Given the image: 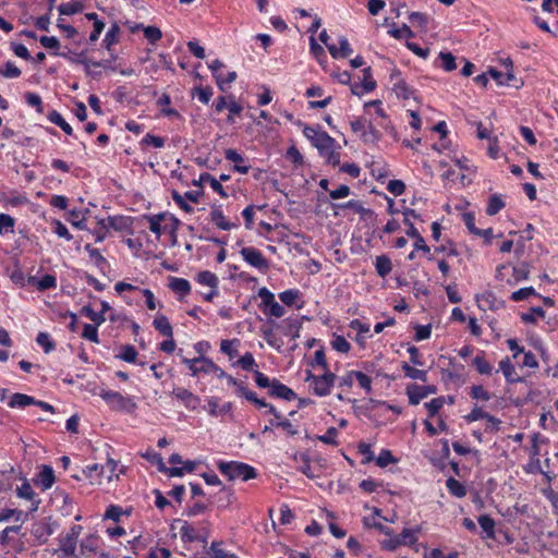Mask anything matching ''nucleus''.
<instances>
[{
    "label": "nucleus",
    "mask_w": 558,
    "mask_h": 558,
    "mask_svg": "<svg viewBox=\"0 0 558 558\" xmlns=\"http://www.w3.org/2000/svg\"><path fill=\"white\" fill-rule=\"evenodd\" d=\"M117 468L118 461L108 458L106 465L97 463L88 465L83 470V474L92 485H104L105 483H111L113 480H119V474L116 473Z\"/></svg>",
    "instance_id": "nucleus-1"
},
{
    "label": "nucleus",
    "mask_w": 558,
    "mask_h": 558,
    "mask_svg": "<svg viewBox=\"0 0 558 558\" xmlns=\"http://www.w3.org/2000/svg\"><path fill=\"white\" fill-rule=\"evenodd\" d=\"M218 469L221 474L227 476L230 481L238 478L248 481L257 476L256 470L253 466L238 461H220L218 463Z\"/></svg>",
    "instance_id": "nucleus-2"
},
{
    "label": "nucleus",
    "mask_w": 558,
    "mask_h": 558,
    "mask_svg": "<svg viewBox=\"0 0 558 558\" xmlns=\"http://www.w3.org/2000/svg\"><path fill=\"white\" fill-rule=\"evenodd\" d=\"M99 396L106 401L113 411L133 413L137 409V404L131 397H125L118 391L100 390Z\"/></svg>",
    "instance_id": "nucleus-3"
},
{
    "label": "nucleus",
    "mask_w": 558,
    "mask_h": 558,
    "mask_svg": "<svg viewBox=\"0 0 558 558\" xmlns=\"http://www.w3.org/2000/svg\"><path fill=\"white\" fill-rule=\"evenodd\" d=\"M336 378L337 376L329 371L324 372V374L319 376L308 372L305 381L310 383L313 393L318 397H324L330 393Z\"/></svg>",
    "instance_id": "nucleus-4"
},
{
    "label": "nucleus",
    "mask_w": 558,
    "mask_h": 558,
    "mask_svg": "<svg viewBox=\"0 0 558 558\" xmlns=\"http://www.w3.org/2000/svg\"><path fill=\"white\" fill-rule=\"evenodd\" d=\"M240 254L250 266L256 268L262 274H266L269 270V260L257 248L245 246L241 248Z\"/></svg>",
    "instance_id": "nucleus-5"
},
{
    "label": "nucleus",
    "mask_w": 558,
    "mask_h": 558,
    "mask_svg": "<svg viewBox=\"0 0 558 558\" xmlns=\"http://www.w3.org/2000/svg\"><path fill=\"white\" fill-rule=\"evenodd\" d=\"M303 133L319 153L330 149V146H335V140L331 136L314 126H305Z\"/></svg>",
    "instance_id": "nucleus-6"
},
{
    "label": "nucleus",
    "mask_w": 558,
    "mask_h": 558,
    "mask_svg": "<svg viewBox=\"0 0 558 558\" xmlns=\"http://www.w3.org/2000/svg\"><path fill=\"white\" fill-rule=\"evenodd\" d=\"M407 393L409 397L410 404L416 405L423 399H425L428 395L436 393V387L435 386L410 385L407 388Z\"/></svg>",
    "instance_id": "nucleus-7"
},
{
    "label": "nucleus",
    "mask_w": 558,
    "mask_h": 558,
    "mask_svg": "<svg viewBox=\"0 0 558 558\" xmlns=\"http://www.w3.org/2000/svg\"><path fill=\"white\" fill-rule=\"evenodd\" d=\"M477 306L482 311H497L505 306V302L498 300L492 291L476 295Z\"/></svg>",
    "instance_id": "nucleus-8"
},
{
    "label": "nucleus",
    "mask_w": 558,
    "mask_h": 558,
    "mask_svg": "<svg viewBox=\"0 0 558 558\" xmlns=\"http://www.w3.org/2000/svg\"><path fill=\"white\" fill-rule=\"evenodd\" d=\"M210 359L205 356L187 359L183 357L182 363L185 364L192 376H198L199 374H208V367H211L209 364Z\"/></svg>",
    "instance_id": "nucleus-9"
},
{
    "label": "nucleus",
    "mask_w": 558,
    "mask_h": 558,
    "mask_svg": "<svg viewBox=\"0 0 558 558\" xmlns=\"http://www.w3.org/2000/svg\"><path fill=\"white\" fill-rule=\"evenodd\" d=\"M172 395L189 410H195L201 403V399L196 395L182 387L174 388Z\"/></svg>",
    "instance_id": "nucleus-10"
},
{
    "label": "nucleus",
    "mask_w": 558,
    "mask_h": 558,
    "mask_svg": "<svg viewBox=\"0 0 558 558\" xmlns=\"http://www.w3.org/2000/svg\"><path fill=\"white\" fill-rule=\"evenodd\" d=\"M180 536L183 542L206 543V533L198 534L197 527L193 523L184 522L180 527Z\"/></svg>",
    "instance_id": "nucleus-11"
},
{
    "label": "nucleus",
    "mask_w": 558,
    "mask_h": 558,
    "mask_svg": "<svg viewBox=\"0 0 558 558\" xmlns=\"http://www.w3.org/2000/svg\"><path fill=\"white\" fill-rule=\"evenodd\" d=\"M208 183L207 187H211L216 193H218L221 197L226 198L228 196L226 190L221 185L220 181L214 178L210 173H202L197 180H193V185L202 187L203 184Z\"/></svg>",
    "instance_id": "nucleus-12"
},
{
    "label": "nucleus",
    "mask_w": 558,
    "mask_h": 558,
    "mask_svg": "<svg viewBox=\"0 0 558 558\" xmlns=\"http://www.w3.org/2000/svg\"><path fill=\"white\" fill-rule=\"evenodd\" d=\"M269 395L274 398L283 399L287 401L296 399V393L276 378H274Z\"/></svg>",
    "instance_id": "nucleus-13"
},
{
    "label": "nucleus",
    "mask_w": 558,
    "mask_h": 558,
    "mask_svg": "<svg viewBox=\"0 0 558 558\" xmlns=\"http://www.w3.org/2000/svg\"><path fill=\"white\" fill-rule=\"evenodd\" d=\"M390 80L393 82L392 89L399 98L409 99L412 96L411 88L404 80L401 78L399 71H393L390 75Z\"/></svg>",
    "instance_id": "nucleus-14"
},
{
    "label": "nucleus",
    "mask_w": 558,
    "mask_h": 558,
    "mask_svg": "<svg viewBox=\"0 0 558 558\" xmlns=\"http://www.w3.org/2000/svg\"><path fill=\"white\" fill-rule=\"evenodd\" d=\"M210 220L221 230H231L238 228V222H229L225 217L220 206H211Z\"/></svg>",
    "instance_id": "nucleus-15"
},
{
    "label": "nucleus",
    "mask_w": 558,
    "mask_h": 558,
    "mask_svg": "<svg viewBox=\"0 0 558 558\" xmlns=\"http://www.w3.org/2000/svg\"><path fill=\"white\" fill-rule=\"evenodd\" d=\"M225 157L227 160L234 163V171L246 174L250 170L248 166L243 165L244 158L241 154H239L235 149L229 148L225 151Z\"/></svg>",
    "instance_id": "nucleus-16"
},
{
    "label": "nucleus",
    "mask_w": 558,
    "mask_h": 558,
    "mask_svg": "<svg viewBox=\"0 0 558 558\" xmlns=\"http://www.w3.org/2000/svg\"><path fill=\"white\" fill-rule=\"evenodd\" d=\"M54 472L51 466L43 465L37 475V484L40 485L43 490L49 489L54 483Z\"/></svg>",
    "instance_id": "nucleus-17"
},
{
    "label": "nucleus",
    "mask_w": 558,
    "mask_h": 558,
    "mask_svg": "<svg viewBox=\"0 0 558 558\" xmlns=\"http://www.w3.org/2000/svg\"><path fill=\"white\" fill-rule=\"evenodd\" d=\"M499 368L508 383L512 384L520 380V378L517 376L515 367L509 357L500 361Z\"/></svg>",
    "instance_id": "nucleus-18"
},
{
    "label": "nucleus",
    "mask_w": 558,
    "mask_h": 558,
    "mask_svg": "<svg viewBox=\"0 0 558 558\" xmlns=\"http://www.w3.org/2000/svg\"><path fill=\"white\" fill-rule=\"evenodd\" d=\"M170 289L181 294L182 296L187 295L191 292V284L184 278L172 277L169 283Z\"/></svg>",
    "instance_id": "nucleus-19"
},
{
    "label": "nucleus",
    "mask_w": 558,
    "mask_h": 558,
    "mask_svg": "<svg viewBox=\"0 0 558 558\" xmlns=\"http://www.w3.org/2000/svg\"><path fill=\"white\" fill-rule=\"evenodd\" d=\"M154 327L165 337H173L172 326L165 315L157 316L153 322Z\"/></svg>",
    "instance_id": "nucleus-20"
},
{
    "label": "nucleus",
    "mask_w": 558,
    "mask_h": 558,
    "mask_svg": "<svg viewBox=\"0 0 558 558\" xmlns=\"http://www.w3.org/2000/svg\"><path fill=\"white\" fill-rule=\"evenodd\" d=\"M76 543L77 541L73 537H70L65 535L63 538L60 539V547L59 551L62 553V557H73L75 556L76 551Z\"/></svg>",
    "instance_id": "nucleus-21"
},
{
    "label": "nucleus",
    "mask_w": 558,
    "mask_h": 558,
    "mask_svg": "<svg viewBox=\"0 0 558 558\" xmlns=\"http://www.w3.org/2000/svg\"><path fill=\"white\" fill-rule=\"evenodd\" d=\"M416 542V532L410 529H403V531L398 536L395 537L393 546L413 545Z\"/></svg>",
    "instance_id": "nucleus-22"
},
{
    "label": "nucleus",
    "mask_w": 558,
    "mask_h": 558,
    "mask_svg": "<svg viewBox=\"0 0 558 558\" xmlns=\"http://www.w3.org/2000/svg\"><path fill=\"white\" fill-rule=\"evenodd\" d=\"M108 227L117 229L114 218L109 217L108 223H106L104 219L98 221L97 228L93 231V234L96 236V242H102L106 239Z\"/></svg>",
    "instance_id": "nucleus-23"
},
{
    "label": "nucleus",
    "mask_w": 558,
    "mask_h": 558,
    "mask_svg": "<svg viewBox=\"0 0 558 558\" xmlns=\"http://www.w3.org/2000/svg\"><path fill=\"white\" fill-rule=\"evenodd\" d=\"M375 268H376L378 276H380L381 278H385L387 275L390 274V271L392 269V264H391L390 258L386 255L377 256L376 263H375Z\"/></svg>",
    "instance_id": "nucleus-24"
},
{
    "label": "nucleus",
    "mask_w": 558,
    "mask_h": 558,
    "mask_svg": "<svg viewBox=\"0 0 558 558\" xmlns=\"http://www.w3.org/2000/svg\"><path fill=\"white\" fill-rule=\"evenodd\" d=\"M48 120L51 123L58 125L65 134H68V135H72L73 134L72 126L63 119V117L61 116L60 112H58L56 110H52L48 114Z\"/></svg>",
    "instance_id": "nucleus-25"
},
{
    "label": "nucleus",
    "mask_w": 558,
    "mask_h": 558,
    "mask_svg": "<svg viewBox=\"0 0 558 558\" xmlns=\"http://www.w3.org/2000/svg\"><path fill=\"white\" fill-rule=\"evenodd\" d=\"M404 220L403 222L408 226L407 235L410 238H413L414 240L422 236L417 229L414 227V225L410 221V217L417 218L418 215L415 213L414 209L407 208L403 211Z\"/></svg>",
    "instance_id": "nucleus-26"
},
{
    "label": "nucleus",
    "mask_w": 558,
    "mask_h": 558,
    "mask_svg": "<svg viewBox=\"0 0 558 558\" xmlns=\"http://www.w3.org/2000/svg\"><path fill=\"white\" fill-rule=\"evenodd\" d=\"M401 368H402L405 377L415 379V380H421L423 383L427 381V373L425 371L415 368V367L409 365L408 363H403Z\"/></svg>",
    "instance_id": "nucleus-27"
},
{
    "label": "nucleus",
    "mask_w": 558,
    "mask_h": 558,
    "mask_svg": "<svg viewBox=\"0 0 558 558\" xmlns=\"http://www.w3.org/2000/svg\"><path fill=\"white\" fill-rule=\"evenodd\" d=\"M446 487L451 495L458 498H462L466 495L465 486L454 477H449L446 481Z\"/></svg>",
    "instance_id": "nucleus-28"
},
{
    "label": "nucleus",
    "mask_w": 558,
    "mask_h": 558,
    "mask_svg": "<svg viewBox=\"0 0 558 558\" xmlns=\"http://www.w3.org/2000/svg\"><path fill=\"white\" fill-rule=\"evenodd\" d=\"M35 399L31 396L24 393H14L9 401L10 408H25L27 405L34 404Z\"/></svg>",
    "instance_id": "nucleus-29"
},
{
    "label": "nucleus",
    "mask_w": 558,
    "mask_h": 558,
    "mask_svg": "<svg viewBox=\"0 0 558 558\" xmlns=\"http://www.w3.org/2000/svg\"><path fill=\"white\" fill-rule=\"evenodd\" d=\"M506 206L505 202L501 199L500 195L494 194L488 199V205L486 208V214L488 216H495Z\"/></svg>",
    "instance_id": "nucleus-30"
},
{
    "label": "nucleus",
    "mask_w": 558,
    "mask_h": 558,
    "mask_svg": "<svg viewBox=\"0 0 558 558\" xmlns=\"http://www.w3.org/2000/svg\"><path fill=\"white\" fill-rule=\"evenodd\" d=\"M199 284L208 286L210 288H218V277L208 270L201 271L196 278Z\"/></svg>",
    "instance_id": "nucleus-31"
},
{
    "label": "nucleus",
    "mask_w": 558,
    "mask_h": 558,
    "mask_svg": "<svg viewBox=\"0 0 558 558\" xmlns=\"http://www.w3.org/2000/svg\"><path fill=\"white\" fill-rule=\"evenodd\" d=\"M478 524L481 529L486 533V537H495V521L487 514H483L478 518Z\"/></svg>",
    "instance_id": "nucleus-32"
},
{
    "label": "nucleus",
    "mask_w": 558,
    "mask_h": 558,
    "mask_svg": "<svg viewBox=\"0 0 558 558\" xmlns=\"http://www.w3.org/2000/svg\"><path fill=\"white\" fill-rule=\"evenodd\" d=\"M166 218V214H158V215H151L146 216V219L149 222V230L155 233L156 235H160L165 229L161 227V221Z\"/></svg>",
    "instance_id": "nucleus-33"
},
{
    "label": "nucleus",
    "mask_w": 558,
    "mask_h": 558,
    "mask_svg": "<svg viewBox=\"0 0 558 558\" xmlns=\"http://www.w3.org/2000/svg\"><path fill=\"white\" fill-rule=\"evenodd\" d=\"M142 28L144 32L145 38L151 44L155 45L162 37V33L160 28L156 26H136L135 29Z\"/></svg>",
    "instance_id": "nucleus-34"
},
{
    "label": "nucleus",
    "mask_w": 558,
    "mask_h": 558,
    "mask_svg": "<svg viewBox=\"0 0 558 558\" xmlns=\"http://www.w3.org/2000/svg\"><path fill=\"white\" fill-rule=\"evenodd\" d=\"M85 251L88 253L89 258L94 262V264L100 268L104 269V267L107 265L106 258L101 255L99 250L93 247L90 244L85 245Z\"/></svg>",
    "instance_id": "nucleus-35"
},
{
    "label": "nucleus",
    "mask_w": 558,
    "mask_h": 558,
    "mask_svg": "<svg viewBox=\"0 0 558 558\" xmlns=\"http://www.w3.org/2000/svg\"><path fill=\"white\" fill-rule=\"evenodd\" d=\"M236 72L230 71L223 76L221 73L215 78L216 84L221 92H226L230 85L236 80Z\"/></svg>",
    "instance_id": "nucleus-36"
},
{
    "label": "nucleus",
    "mask_w": 558,
    "mask_h": 558,
    "mask_svg": "<svg viewBox=\"0 0 558 558\" xmlns=\"http://www.w3.org/2000/svg\"><path fill=\"white\" fill-rule=\"evenodd\" d=\"M240 344L239 339H232V340H222L220 343V350L225 354H227L230 359H233L235 355H238V349L236 347Z\"/></svg>",
    "instance_id": "nucleus-37"
},
{
    "label": "nucleus",
    "mask_w": 558,
    "mask_h": 558,
    "mask_svg": "<svg viewBox=\"0 0 558 558\" xmlns=\"http://www.w3.org/2000/svg\"><path fill=\"white\" fill-rule=\"evenodd\" d=\"M83 10V4L78 1L61 3L58 11L61 15H73L80 13Z\"/></svg>",
    "instance_id": "nucleus-38"
},
{
    "label": "nucleus",
    "mask_w": 558,
    "mask_h": 558,
    "mask_svg": "<svg viewBox=\"0 0 558 558\" xmlns=\"http://www.w3.org/2000/svg\"><path fill=\"white\" fill-rule=\"evenodd\" d=\"M300 291L296 289L286 290L279 293L280 301L287 305L292 306L300 299Z\"/></svg>",
    "instance_id": "nucleus-39"
},
{
    "label": "nucleus",
    "mask_w": 558,
    "mask_h": 558,
    "mask_svg": "<svg viewBox=\"0 0 558 558\" xmlns=\"http://www.w3.org/2000/svg\"><path fill=\"white\" fill-rule=\"evenodd\" d=\"M488 74L493 80L497 82L498 85H509L510 82L514 78V75L511 72L504 74L495 69H490Z\"/></svg>",
    "instance_id": "nucleus-40"
},
{
    "label": "nucleus",
    "mask_w": 558,
    "mask_h": 558,
    "mask_svg": "<svg viewBox=\"0 0 558 558\" xmlns=\"http://www.w3.org/2000/svg\"><path fill=\"white\" fill-rule=\"evenodd\" d=\"M473 365L475 366L476 371L482 375L492 374L493 367L483 355H476L473 359Z\"/></svg>",
    "instance_id": "nucleus-41"
},
{
    "label": "nucleus",
    "mask_w": 558,
    "mask_h": 558,
    "mask_svg": "<svg viewBox=\"0 0 558 558\" xmlns=\"http://www.w3.org/2000/svg\"><path fill=\"white\" fill-rule=\"evenodd\" d=\"M439 59L441 60V68L445 71L451 72L457 69L456 58L451 52L441 51L439 53Z\"/></svg>",
    "instance_id": "nucleus-42"
},
{
    "label": "nucleus",
    "mask_w": 558,
    "mask_h": 558,
    "mask_svg": "<svg viewBox=\"0 0 558 558\" xmlns=\"http://www.w3.org/2000/svg\"><path fill=\"white\" fill-rule=\"evenodd\" d=\"M32 533L38 539H43V542H46L47 537L52 534V530L48 526V524L41 522L34 525Z\"/></svg>",
    "instance_id": "nucleus-43"
},
{
    "label": "nucleus",
    "mask_w": 558,
    "mask_h": 558,
    "mask_svg": "<svg viewBox=\"0 0 558 558\" xmlns=\"http://www.w3.org/2000/svg\"><path fill=\"white\" fill-rule=\"evenodd\" d=\"M544 316H545V311L538 306V307H532L527 313H523L521 315V319L524 323L534 324V323H536L538 317L543 318Z\"/></svg>",
    "instance_id": "nucleus-44"
},
{
    "label": "nucleus",
    "mask_w": 558,
    "mask_h": 558,
    "mask_svg": "<svg viewBox=\"0 0 558 558\" xmlns=\"http://www.w3.org/2000/svg\"><path fill=\"white\" fill-rule=\"evenodd\" d=\"M219 542H213L209 547L210 558H238L234 554H230L220 548Z\"/></svg>",
    "instance_id": "nucleus-45"
},
{
    "label": "nucleus",
    "mask_w": 558,
    "mask_h": 558,
    "mask_svg": "<svg viewBox=\"0 0 558 558\" xmlns=\"http://www.w3.org/2000/svg\"><path fill=\"white\" fill-rule=\"evenodd\" d=\"M0 75L5 78H15L21 75V70L11 61H8L3 68H0Z\"/></svg>",
    "instance_id": "nucleus-46"
},
{
    "label": "nucleus",
    "mask_w": 558,
    "mask_h": 558,
    "mask_svg": "<svg viewBox=\"0 0 558 558\" xmlns=\"http://www.w3.org/2000/svg\"><path fill=\"white\" fill-rule=\"evenodd\" d=\"M535 294L536 291L533 287H526L512 292L510 299L513 302H520Z\"/></svg>",
    "instance_id": "nucleus-47"
},
{
    "label": "nucleus",
    "mask_w": 558,
    "mask_h": 558,
    "mask_svg": "<svg viewBox=\"0 0 558 558\" xmlns=\"http://www.w3.org/2000/svg\"><path fill=\"white\" fill-rule=\"evenodd\" d=\"M137 356V351L135 348L131 344L123 345L121 349L120 354L118 355L119 359L129 362L134 363Z\"/></svg>",
    "instance_id": "nucleus-48"
},
{
    "label": "nucleus",
    "mask_w": 558,
    "mask_h": 558,
    "mask_svg": "<svg viewBox=\"0 0 558 558\" xmlns=\"http://www.w3.org/2000/svg\"><path fill=\"white\" fill-rule=\"evenodd\" d=\"M338 430L336 427H329L324 435L317 436V439L324 444L331 445V446H338Z\"/></svg>",
    "instance_id": "nucleus-49"
},
{
    "label": "nucleus",
    "mask_w": 558,
    "mask_h": 558,
    "mask_svg": "<svg viewBox=\"0 0 558 558\" xmlns=\"http://www.w3.org/2000/svg\"><path fill=\"white\" fill-rule=\"evenodd\" d=\"M82 313L94 322L96 326L101 325L106 320L102 312H95L90 306H84Z\"/></svg>",
    "instance_id": "nucleus-50"
},
{
    "label": "nucleus",
    "mask_w": 558,
    "mask_h": 558,
    "mask_svg": "<svg viewBox=\"0 0 558 558\" xmlns=\"http://www.w3.org/2000/svg\"><path fill=\"white\" fill-rule=\"evenodd\" d=\"M264 313L269 316H274L276 318H280L286 314V311L282 305H280L276 300L268 304L264 308Z\"/></svg>",
    "instance_id": "nucleus-51"
},
{
    "label": "nucleus",
    "mask_w": 558,
    "mask_h": 558,
    "mask_svg": "<svg viewBox=\"0 0 558 558\" xmlns=\"http://www.w3.org/2000/svg\"><path fill=\"white\" fill-rule=\"evenodd\" d=\"M379 132L373 126L372 123L365 129V131L361 134V138L365 143L374 144L379 140Z\"/></svg>",
    "instance_id": "nucleus-52"
},
{
    "label": "nucleus",
    "mask_w": 558,
    "mask_h": 558,
    "mask_svg": "<svg viewBox=\"0 0 558 558\" xmlns=\"http://www.w3.org/2000/svg\"><path fill=\"white\" fill-rule=\"evenodd\" d=\"M336 207L339 209H352L353 211L361 214V215H364L368 211L367 209H365L363 207L361 202L354 201V199H351L343 204H337Z\"/></svg>",
    "instance_id": "nucleus-53"
},
{
    "label": "nucleus",
    "mask_w": 558,
    "mask_h": 558,
    "mask_svg": "<svg viewBox=\"0 0 558 558\" xmlns=\"http://www.w3.org/2000/svg\"><path fill=\"white\" fill-rule=\"evenodd\" d=\"M331 347L338 352L347 353L350 351V343L347 341V339L342 336H335L331 341Z\"/></svg>",
    "instance_id": "nucleus-54"
},
{
    "label": "nucleus",
    "mask_w": 558,
    "mask_h": 558,
    "mask_svg": "<svg viewBox=\"0 0 558 558\" xmlns=\"http://www.w3.org/2000/svg\"><path fill=\"white\" fill-rule=\"evenodd\" d=\"M353 375H355V380L359 383L360 387L363 388L366 393H371L372 392L371 377L360 371H355V373Z\"/></svg>",
    "instance_id": "nucleus-55"
},
{
    "label": "nucleus",
    "mask_w": 558,
    "mask_h": 558,
    "mask_svg": "<svg viewBox=\"0 0 558 558\" xmlns=\"http://www.w3.org/2000/svg\"><path fill=\"white\" fill-rule=\"evenodd\" d=\"M37 343L43 347L46 353L51 352L54 349V343L46 332H39L36 338Z\"/></svg>",
    "instance_id": "nucleus-56"
},
{
    "label": "nucleus",
    "mask_w": 558,
    "mask_h": 558,
    "mask_svg": "<svg viewBox=\"0 0 558 558\" xmlns=\"http://www.w3.org/2000/svg\"><path fill=\"white\" fill-rule=\"evenodd\" d=\"M194 94L197 95L201 102L207 105L213 96V88L209 86H197L194 88Z\"/></svg>",
    "instance_id": "nucleus-57"
},
{
    "label": "nucleus",
    "mask_w": 558,
    "mask_h": 558,
    "mask_svg": "<svg viewBox=\"0 0 558 558\" xmlns=\"http://www.w3.org/2000/svg\"><path fill=\"white\" fill-rule=\"evenodd\" d=\"M82 337L92 342L99 343L97 326L90 325V324H85Z\"/></svg>",
    "instance_id": "nucleus-58"
},
{
    "label": "nucleus",
    "mask_w": 558,
    "mask_h": 558,
    "mask_svg": "<svg viewBox=\"0 0 558 558\" xmlns=\"http://www.w3.org/2000/svg\"><path fill=\"white\" fill-rule=\"evenodd\" d=\"M165 138L161 136H156L150 133L146 134L141 141L142 145H153L156 148H161L165 146Z\"/></svg>",
    "instance_id": "nucleus-59"
},
{
    "label": "nucleus",
    "mask_w": 558,
    "mask_h": 558,
    "mask_svg": "<svg viewBox=\"0 0 558 558\" xmlns=\"http://www.w3.org/2000/svg\"><path fill=\"white\" fill-rule=\"evenodd\" d=\"M363 87L366 92H372L376 87V82L373 80L372 69L369 66L363 69Z\"/></svg>",
    "instance_id": "nucleus-60"
},
{
    "label": "nucleus",
    "mask_w": 558,
    "mask_h": 558,
    "mask_svg": "<svg viewBox=\"0 0 558 558\" xmlns=\"http://www.w3.org/2000/svg\"><path fill=\"white\" fill-rule=\"evenodd\" d=\"M232 498L233 493L230 489L222 487L217 499L218 506L221 508L228 507L232 502Z\"/></svg>",
    "instance_id": "nucleus-61"
},
{
    "label": "nucleus",
    "mask_w": 558,
    "mask_h": 558,
    "mask_svg": "<svg viewBox=\"0 0 558 558\" xmlns=\"http://www.w3.org/2000/svg\"><path fill=\"white\" fill-rule=\"evenodd\" d=\"M238 363L245 371H255L254 366H256V363L251 352H246L244 355H242Z\"/></svg>",
    "instance_id": "nucleus-62"
},
{
    "label": "nucleus",
    "mask_w": 558,
    "mask_h": 558,
    "mask_svg": "<svg viewBox=\"0 0 558 558\" xmlns=\"http://www.w3.org/2000/svg\"><path fill=\"white\" fill-rule=\"evenodd\" d=\"M14 219L7 214L0 215V234L3 232H13Z\"/></svg>",
    "instance_id": "nucleus-63"
},
{
    "label": "nucleus",
    "mask_w": 558,
    "mask_h": 558,
    "mask_svg": "<svg viewBox=\"0 0 558 558\" xmlns=\"http://www.w3.org/2000/svg\"><path fill=\"white\" fill-rule=\"evenodd\" d=\"M387 190L395 196H400L405 191V184L401 180H390Z\"/></svg>",
    "instance_id": "nucleus-64"
}]
</instances>
